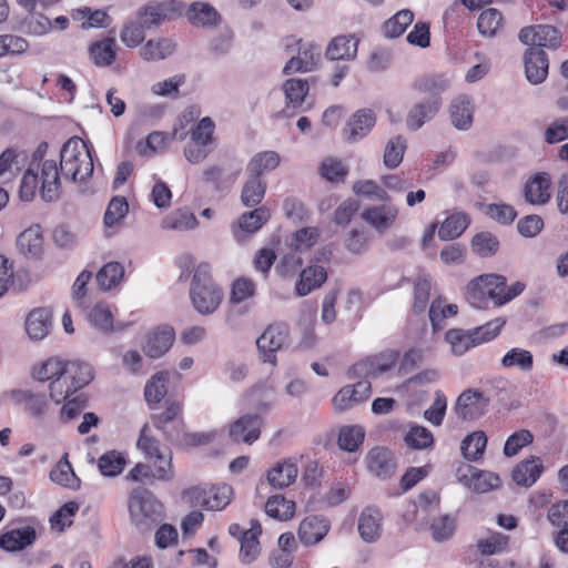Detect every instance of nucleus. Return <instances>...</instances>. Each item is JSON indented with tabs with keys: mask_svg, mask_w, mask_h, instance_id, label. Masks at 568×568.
Masks as SVG:
<instances>
[{
	"mask_svg": "<svg viewBox=\"0 0 568 568\" xmlns=\"http://www.w3.org/2000/svg\"><path fill=\"white\" fill-rule=\"evenodd\" d=\"M93 170V160L87 144L78 136L70 138L60 150L61 175L73 182H83L92 175Z\"/></svg>",
	"mask_w": 568,
	"mask_h": 568,
	"instance_id": "nucleus-1",
	"label": "nucleus"
},
{
	"mask_svg": "<svg viewBox=\"0 0 568 568\" xmlns=\"http://www.w3.org/2000/svg\"><path fill=\"white\" fill-rule=\"evenodd\" d=\"M129 513L132 525L140 531H149L164 518L162 503L148 489L134 488L129 497Z\"/></svg>",
	"mask_w": 568,
	"mask_h": 568,
	"instance_id": "nucleus-2",
	"label": "nucleus"
},
{
	"mask_svg": "<svg viewBox=\"0 0 568 568\" xmlns=\"http://www.w3.org/2000/svg\"><path fill=\"white\" fill-rule=\"evenodd\" d=\"M193 307L202 315L214 313L223 300V291L211 277L210 266L201 263L194 271L190 286Z\"/></svg>",
	"mask_w": 568,
	"mask_h": 568,
	"instance_id": "nucleus-3",
	"label": "nucleus"
},
{
	"mask_svg": "<svg viewBox=\"0 0 568 568\" xmlns=\"http://www.w3.org/2000/svg\"><path fill=\"white\" fill-rule=\"evenodd\" d=\"M397 359L398 353L387 349L356 362L347 374L351 378H376L392 369Z\"/></svg>",
	"mask_w": 568,
	"mask_h": 568,
	"instance_id": "nucleus-4",
	"label": "nucleus"
},
{
	"mask_svg": "<svg viewBox=\"0 0 568 568\" xmlns=\"http://www.w3.org/2000/svg\"><path fill=\"white\" fill-rule=\"evenodd\" d=\"M233 489L230 485L213 486L209 490L202 487H192L183 491V497L194 506H203L209 510L225 508L232 498Z\"/></svg>",
	"mask_w": 568,
	"mask_h": 568,
	"instance_id": "nucleus-5",
	"label": "nucleus"
},
{
	"mask_svg": "<svg viewBox=\"0 0 568 568\" xmlns=\"http://www.w3.org/2000/svg\"><path fill=\"white\" fill-rule=\"evenodd\" d=\"M288 339V327L283 323L268 325L256 339L260 358L272 366L277 364L276 352L282 349Z\"/></svg>",
	"mask_w": 568,
	"mask_h": 568,
	"instance_id": "nucleus-6",
	"label": "nucleus"
},
{
	"mask_svg": "<svg viewBox=\"0 0 568 568\" xmlns=\"http://www.w3.org/2000/svg\"><path fill=\"white\" fill-rule=\"evenodd\" d=\"M518 39L523 44L556 50L561 45L560 31L550 24L527 26L520 29Z\"/></svg>",
	"mask_w": 568,
	"mask_h": 568,
	"instance_id": "nucleus-7",
	"label": "nucleus"
},
{
	"mask_svg": "<svg viewBox=\"0 0 568 568\" xmlns=\"http://www.w3.org/2000/svg\"><path fill=\"white\" fill-rule=\"evenodd\" d=\"M398 212V207L390 199L383 201L382 204L364 209L361 213V217L378 233L383 234L395 224Z\"/></svg>",
	"mask_w": 568,
	"mask_h": 568,
	"instance_id": "nucleus-8",
	"label": "nucleus"
},
{
	"mask_svg": "<svg viewBox=\"0 0 568 568\" xmlns=\"http://www.w3.org/2000/svg\"><path fill=\"white\" fill-rule=\"evenodd\" d=\"M36 171L39 173L40 195L45 202H55L61 196V178L58 164L54 160H45L37 165Z\"/></svg>",
	"mask_w": 568,
	"mask_h": 568,
	"instance_id": "nucleus-9",
	"label": "nucleus"
},
{
	"mask_svg": "<svg viewBox=\"0 0 568 568\" xmlns=\"http://www.w3.org/2000/svg\"><path fill=\"white\" fill-rule=\"evenodd\" d=\"M489 405V398L478 389H466L455 404V412L458 417L471 420L481 416Z\"/></svg>",
	"mask_w": 568,
	"mask_h": 568,
	"instance_id": "nucleus-10",
	"label": "nucleus"
},
{
	"mask_svg": "<svg viewBox=\"0 0 568 568\" xmlns=\"http://www.w3.org/2000/svg\"><path fill=\"white\" fill-rule=\"evenodd\" d=\"M525 75L529 83L537 85L542 83L549 69V60L547 53L539 48H527L524 57Z\"/></svg>",
	"mask_w": 568,
	"mask_h": 568,
	"instance_id": "nucleus-11",
	"label": "nucleus"
},
{
	"mask_svg": "<svg viewBox=\"0 0 568 568\" xmlns=\"http://www.w3.org/2000/svg\"><path fill=\"white\" fill-rule=\"evenodd\" d=\"M321 59V48L314 43H301L297 54L292 57L283 68L286 75L296 72H312Z\"/></svg>",
	"mask_w": 568,
	"mask_h": 568,
	"instance_id": "nucleus-12",
	"label": "nucleus"
},
{
	"mask_svg": "<svg viewBox=\"0 0 568 568\" xmlns=\"http://www.w3.org/2000/svg\"><path fill=\"white\" fill-rule=\"evenodd\" d=\"M263 419L260 414H245L230 427V437L236 443L252 444L261 435Z\"/></svg>",
	"mask_w": 568,
	"mask_h": 568,
	"instance_id": "nucleus-13",
	"label": "nucleus"
},
{
	"mask_svg": "<svg viewBox=\"0 0 568 568\" xmlns=\"http://www.w3.org/2000/svg\"><path fill=\"white\" fill-rule=\"evenodd\" d=\"M442 106L438 100H427L423 98L414 103L408 110L405 124L408 131L415 132L425 123L430 122L439 113Z\"/></svg>",
	"mask_w": 568,
	"mask_h": 568,
	"instance_id": "nucleus-14",
	"label": "nucleus"
},
{
	"mask_svg": "<svg viewBox=\"0 0 568 568\" xmlns=\"http://www.w3.org/2000/svg\"><path fill=\"white\" fill-rule=\"evenodd\" d=\"M241 169L234 171L219 164H210L202 171V181L210 184L215 192L227 193L235 184Z\"/></svg>",
	"mask_w": 568,
	"mask_h": 568,
	"instance_id": "nucleus-15",
	"label": "nucleus"
},
{
	"mask_svg": "<svg viewBox=\"0 0 568 568\" xmlns=\"http://www.w3.org/2000/svg\"><path fill=\"white\" fill-rule=\"evenodd\" d=\"M376 122L375 113L371 109L356 111L343 129L346 141L356 142L363 139L373 129Z\"/></svg>",
	"mask_w": 568,
	"mask_h": 568,
	"instance_id": "nucleus-16",
	"label": "nucleus"
},
{
	"mask_svg": "<svg viewBox=\"0 0 568 568\" xmlns=\"http://www.w3.org/2000/svg\"><path fill=\"white\" fill-rule=\"evenodd\" d=\"M175 338L171 326H161L148 334L142 348L146 356L159 358L172 346Z\"/></svg>",
	"mask_w": 568,
	"mask_h": 568,
	"instance_id": "nucleus-17",
	"label": "nucleus"
},
{
	"mask_svg": "<svg viewBox=\"0 0 568 568\" xmlns=\"http://www.w3.org/2000/svg\"><path fill=\"white\" fill-rule=\"evenodd\" d=\"M383 515L376 507H366L362 510L357 529L361 538L366 542H375L382 536Z\"/></svg>",
	"mask_w": 568,
	"mask_h": 568,
	"instance_id": "nucleus-18",
	"label": "nucleus"
},
{
	"mask_svg": "<svg viewBox=\"0 0 568 568\" xmlns=\"http://www.w3.org/2000/svg\"><path fill=\"white\" fill-rule=\"evenodd\" d=\"M475 105L465 94L455 97L449 103L452 124L462 131L468 130L473 124Z\"/></svg>",
	"mask_w": 568,
	"mask_h": 568,
	"instance_id": "nucleus-19",
	"label": "nucleus"
},
{
	"mask_svg": "<svg viewBox=\"0 0 568 568\" xmlns=\"http://www.w3.org/2000/svg\"><path fill=\"white\" fill-rule=\"evenodd\" d=\"M37 539V531L31 526L12 528L0 535V547L14 552L31 546Z\"/></svg>",
	"mask_w": 568,
	"mask_h": 568,
	"instance_id": "nucleus-20",
	"label": "nucleus"
},
{
	"mask_svg": "<svg viewBox=\"0 0 568 568\" xmlns=\"http://www.w3.org/2000/svg\"><path fill=\"white\" fill-rule=\"evenodd\" d=\"M450 87V79L445 74H432L423 77L413 83L415 91L426 94L427 100H438L443 106L442 94Z\"/></svg>",
	"mask_w": 568,
	"mask_h": 568,
	"instance_id": "nucleus-21",
	"label": "nucleus"
},
{
	"mask_svg": "<svg viewBox=\"0 0 568 568\" xmlns=\"http://www.w3.org/2000/svg\"><path fill=\"white\" fill-rule=\"evenodd\" d=\"M550 176L547 173H537L525 184L524 197L527 203L542 205L550 199Z\"/></svg>",
	"mask_w": 568,
	"mask_h": 568,
	"instance_id": "nucleus-22",
	"label": "nucleus"
},
{
	"mask_svg": "<svg viewBox=\"0 0 568 568\" xmlns=\"http://www.w3.org/2000/svg\"><path fill=\"white\" fill-rule=\"evenodd\" d=\"M328 521L318 516H308L304 518L298 527V538L306 545H315L320 542L328 532Z\"/></svg>",
	"mask_w": 568,
	"mask_h": 568,
	"instance_id": "nucleus-23",
	"label": "nucleus"
},
{
	"mask_svg": "<svg viewBox=\"0 0 568 568\" xmlns=\"http://www.w3.org/2000/svg\"><path fill=\"white\" fill-rule=\"evenodd\" d=\"M367 465L369 471L376 477L389 478L396 468L393 453L386 448H374L367 455Z\"/></svg>",
	"mask_w": 568,
	"mask_h": 568,
	"instance_id": "nucleus-24",
	"label": "nucleus"
},
{
	"mask_svg": "<svg viewBox=\"0 0 568 568\" xmlns=\"http://www.w3.org/2000/svg\"><path fill=\"white\" fill-rule=\"evenodd\" d=\"M326 280L327 272L325 268L317 264H311L300 274V278L295 285L296 295L300 297L308 295L320 288Z\"/></svg>",
	"mask_w": 568,
	"mask_h": 568,
	"instance_id": "nucleus-25",
	"label": "nucleus"
},
{
	"mask_svg": "<svg viewBox=\"0 0 568 568\" xmlns=\"http://www.w3.org/2000/svg\"><path fill=\"white\" fill-rule=\"evenodd\" d=\"M262 534L261 524L257 520L251 521V528L245 530L241 537L240 560L244 565L252 564L261 552L258 536Z\"/></svg>",
	"mask_w": 568,
	"mask_h": 568,
	"instance_id": "nucleus-26",
	"label": "nucleus"
},
{
	"mask_svg": "<svg viewBox=\"0 0 568 568\" xmlns=\"http://www.w3.org/2000/svg\"><path fill=\"white\" fill-rule=\"evenodd\" d=\"M51 311L45 307H40L31 311L26 320V332L33 341L43 339L51 327Z\"/></svg>",
	"mask_w": 568,
	"mask_h": 568,
	"instance_id": "nucleus-27",
	"label": "nucleus"
},
{
	"mask_svg": "<svg viewBox=\"0 0 568 568\" xmlns=\"http://www.w3.org/2000/svg\"><path fill=\"white\" fill-rule=\"evenodd\" d=\"M17 245L24 256L39 257L43 251V236L40 225H32L21 232L17 239Z\"/></svg>",
	"mask_w": 568,
	"mask_h": 568,
	"instance_id": "nucleus-28",
	"label": "nucleus"
},
{
	"mask_svg": "<svg viewBox=\"0 0 568 568\" xmlns=\"http://www.w3.org/2000/svg\"><path fill=\"white\" fill-rule=\"evenodd\" d=\"M281 162L275 151H263L254 154L246 164V175L254 179H262L264 173L275 170Z\"/></svg>",
	"mask_w": 568,
	"mask_h": 568,
	"instance_id": "nucleus-29",
	"label": "nucleus"
},
{
	"mask_svg": "<svg viewBox=\"0 0 568 568\" xmlns=\"http://www.w3.org/2000/svg\"><path fill=\"white\" fill-rule=\"evenodd\" d=\"M174 0L163 2H150L140 8L136 13V20L145 28L150 29L158 26L165 18L166 12L173 10Z\"/></svg>",
	"mask_w": 568,
	"mask_h": 568,
	"instance_id": "nucleus-30",
	"label": "nucleus"
},
{
	"mask_svg": "<svg viewBox=\"0 0 568 568\" xmlns=\"http://www.w3.org/2000/svg\"><path fill=\"white\" fill-rule=\"evenodd\" d=\"M270 211L264 207H256L248 213H244L239 219V223L233 227V234L237 241H241V232L254 233L260 230L270 219Z\"/></svg>",
	"mask_w": 568,
	"mask_h": 568,
	"instance_id": "nucleus-31",
	"label": "nucleus"
},
{
	"mask_svg": "<svg viewBox=\"0 0 568 568\" xmlns=\"http://www.w3.org/2000/svg\"><path fill=\"white\" fill-rule=\"evenodd\" d=\"M297 466L291 462H278L267 473V481L275 489H283L293 484L297 477Z\"/></svg>",
	"mask_w": 568,
	"mask_h": 568,
	"instance_id": "nucleus-32",
	"label": "nucleus"
},
{
	"mask_svg": "<svg viewBox=\"0 0 568 568\" xmlns=\"http://www.w3.org/2000/svg\"><path fill=\"white\" fill-rule=\"evenodd\" d=\"M544 470V466L537 457L523 460L513 470L514 481L524 487H530L539 478Z\"/></svg>",
	"mask_w": 568,
	"mask_h": 568,
	"instance_id": "nucleus-33",
	"label": "nucleus"
},
{
	"mask_svg": "<svg viewBox=\"0 0 568 568\" xmlns=\"http://www.w3.org/2000/svg\"><path fill=\"white\" fill-rule=\"evenodd\" d=\"M357 54V41L352 37H335L327 45L325 55L329 60H353Z\"/></svg>",
	"mask_w": 568,
	"mask_h": 568,
	"instance_id": "nucleus-34",
	"label": "nucleus"
},
{
	"mask_svg": "<svg viewBox=\"0 0 568 568\" xmlns=\"http://www.w3.org/2000/svg\"><path fill=\"white\" fill-rule=\"evenodd\" d=\"M199 221L195 215L186 209H179L166 215L161 226L164 230L184 232L197 226Z\"/></svg>",
	"mask_w": 568,
	"mask_h": 568,
	"instance_id": "nucleus-35",
	"label": "nucleus"
},
{
	"mask_svg": "<svg viewBox=\"0 0 568 568\" xmlns=\"http://www.w3.org/2000/svg\"><path fill=\"white\" fill-rule=\"evenodd\" d=\"M470 219L466 213L458 212L447 217L440 225L438 236L443 241L459 237L468 227Z\"/></svg>",
	"mask_w": 568,
	"mask_h": 568,
	"instance_id": "nucleus-36",
	"label": "nucleus"
},
{
	"mask_svg": "<svg viewBox=\"0 0 568 568\" xmlns=\"http://www.w3.org/2000/svg\"><path fill=\"white\" fill-rule=\"evenodd\" d=\"M266 193V182L263 179L247 176L242 186L241 203L246 207L257 206Z\"/></svg>",
	"mask_w": 568,
	"mask_h": 568,
	"instance_id": "nucleus-37",
	"label": "nucleus"
},
{
	"mask_svg": "<svg viewBox=\"0 0 568 568\" xmlns=\"http://www.w3.org/2000/svg\"><path fill=\"white\" fill-rule=\"evenodd\" d=\"M180 412L181 405L176 402H171L166 403L165 409L153 418L154 426L162 432L169 442L180 440V429L176 433H169V425L176 418Z\"/></svg>",
	"mask_w": 568,
	"mask_h": 568,
	"instance_id": "nucleus-38",
	"label": "nucleus"
},
{
	"mask_svg": "<svg viewBox=\"0 0 568 568\" xmlns=\"http://www.w3.org/2000/svg\"><path fill=\"white\" fill-rule=\"evenodd\" d=\"M64 375L72 382L73 389L78 390L92 381L93 371L85 362L70 361L65 363Z\"/></svg>",
	"mask_w": 568,
	"mask_h": 568,
	"instance_id": "nucleus-39",
	"label": "nucleus"
},
{
	"mask_svg": "<svg viewBox=\"0 0 568 568\" xmlns=\"http://www.w3.org/2000/svg\"><path fill=\"white\" fill-rule=\"evenodd\" d=\"M487 437L484 432L477 430L467 435L460 445L462 455L469 462L478 460L486 448Z\"/></svg>",
	"mask_w": 568,
	"mask_h": 568,
	"instance_id": "nucleus-40",
	"label": "nucleus"
},
{
	"mask_svg": "<svg viewBox=\"0 0 568 568\" xmlns=\"http://www.w3.org/2000/svg\"><path fill=\"white\" fill-rule=\"evenodd\" d=\"M14 399L34 417L43 416L48 408L45 396L43 394H36L31 390L16 392Z\"/></svg>",
	"mask_w": 568,
	"mask_h": 568,
	"instance_id": "nucleus-41",
	"label": "nucleus"
},
{
	"mask_svg": "<svg viewBox=\"0 0 568 568\" xmlns=\"http://www.w3.org/2000/svg\"><path fill=\"white\" fill-rule=\"evenodd\" d=\"M255 293V284L248 278H237L232 286V293L230 297V304L233 310L239 307L236 312L239 314H245L247 312L246 306H241L243 302L252 297Z\"/></svg>",
	"mask_w": 568,
	"mask_h": 568,
	"instance_id": "nucleus-42",
	"label": "nucleus"
},
{
	"mask_svg": "<svg viewBox=\"0 0 568 568\" xmlns=\"http://www.w3.org/2000/svg\"><path fill=\"white\" fill-rule=\"evenodd\" d=\"M90 55L99 67L110 65L116 55V42L114 38H106L90 45Z\"/></svg>",
	"mask_w": 568,
	"mask_h": 568,
	"instance_id": "nucleus-43",
	"label": "nucleus"
},
{
	"mask_svg": "<svg viewBox=\"0 0 568 568\" xmlns=\"http://www.w3.org/2000/svg\"><path fill=\"white\" fill-rule=\"evenodd\" d=\"M445 339L450 345L453 354L457 356L465 354L470 347L477 345L473 331L460 328L447 331Z\"/></svg>",
	"mask_w": 568,
	"mask_h": 568,
	"instance_id": "nucleus-44",
	"label": "nucleus"
},
{
	"mask_svg": "<svg viewBox=\"0 0 568 568\" xmlns=\"http://www.w3.org/2000/svg\"><path fill=\"white\" fill-rule=\"evenodd\" d=\"M266 514L278 520H288L294 516L295 503L283 495L271 496L265 504Z\"/></svg>",
	"mask_w": 568,
	"mask_h": 568,
	"instance_id": "nucleus-45",
	"label": "nucleus"
},
{
	"mask_svg": "<svg viewBox=\"0 0 568 568\" xmlns=\"http://www.w3.org/2000/svg\"><path fill=\"white\" fill-rule=\"evenodd\" d=\"M501 366L504 368L516 367L521 372H530L534 366V356L527 349L514 347L503 356Z\"/></svg>",
	"mask_w": 568,
	"mask_h": 568,
	"instance_id": "nucleus-46",
	"label": "nucleus"
},
{
	"mask_svg": "<svg viewBox=\"0 0 568 568\" xmlns=\"http://www.w3.org/2000/svg\"><path fill=\"white\" fill-rule=\"evenodd\" d=\"M175 45L169 39L149 40L140 50V55L146 61L162 60L174 51Z\"/></svg>",
	"mask_w": 568,
	"mask_h": 568,
	"instance_id": "nucleus-47",
	"label": "nucleus"
},
{
	"mask_svg": "<svg viewBox=\"0 0 568 568\" xmlns=\"http://www.w3.org/2000/svg\"><path fill=\"white\" fill-rule=\"evenodd\" d=\"M471 250L480 257L493 256L499 250V240L491 232H479L471 239Z\"/></svg>",
	"mask_w": 568,
	"mask_h": 568,
	"instance_id": "nucleus-48",
	"label": "nucleus"
},
{
	"mask_svg": "<svg viewBox=\"0 0 568 568\" xmlns=\"http://www.w3.org/2000/svg\"><path fill=\"white\" fill-rule=\"evenodd\" d=\"M123 275L124 267L118 262H110L97 273L95 280L102 291H110L120 283Z\"/></svg>",
	"mask_w": 568,
	"mask_h": 568,
	"instance_id": "nucleus-49",
	"label": "nucleus"
},
{
	"mask_svg": "<svg viewBox=\"0 0 568 568\" xmlns=\"http://www.w3.org/2000/svg\"><path fill=\"white\" fill-rule=\"evenodd\" d=\"M125 464H126V459H125L124 455L116 450L105 452L98 459L99 470L105 477L118 476L124 469Z\"/></svg>",
	"mask_w": 568,
	"mask_h": 568,
	"instance_id": "nucleus-50",
	"label": "nucleus"
},
{
	"mask_svg": "<svg viewBox=\"0 0 568 568\" xmlns=\"http://www.w3.org/2000/svg\"><path fill=\"white\" fill-rule=\"evenodd\" d=\"M50 479L63 487L75 488L78 487L79 479L75 476L67 455H64L51 469Z\"/></svg>",
	"mask_w": 568,
	"mask_h": 568,
	"instance_id": "nucleus-51",
	"label": "nucleus"
},
{
	"mask_svg": "<svg viewBox=\"0 0 568 568\" xmlns=\"http://www.w3.org/2000/svg\"><path fill=\"white\" fill-rule=\"evenodd\" d=\"M456 529V518L452 515H440L429 523L432 538L443 542L452 538Z\"/></svg>",
	"mask_w": 568,
	"mask_h": 568,
	"instance_id": "nucleus-52",
	"label": "nucleus"
},
{
	"mask_svg": "<svg viewBox=\"0 0 568 568\" xmlns=\"http://www.w3.org/2000/svg\"><path fill=\"white\" fill-rule=\"evenodd\" d=\"M148 465L151 467V476L154 479L169 481L174 477L170 449H165L164 453L156 455L152 460H148Z\"/></svg>",
	"mask_w": 568,
	"mask_h": 568,
	"instance_id": "nucleus-53",
	"label": "nucleus"
},
{
	"mask_svg": "<svg viewBox=\"0 0 568 568\" xmlns=\"http://www.w3.org/2000/svg\"><path fill=\"white\" fill-rule=\"evenodd\" d=\"M187 17L196 26H212L219 20L217 11L211 4L200 1L190 6Z\"/></svg>",
	"mask_w": 568,
	"mask_h": 568,
	"instance_id": "nucleus-54",
	"label": "nucleus"
},
{
	"mask_svg": "<svg viewBox=\"0 0 568 568\" xmlns=\"http://www.w3.org/2000/svg\"><path fill=\"white\" fill-rule=\"evenodd\" d=\"M406 146V139L403 135H395L388 140L383 156L387 169H396L402 163Z\"/></svg>",
	"mask_w": 568,
	"mask_h": 568,
	"instance_id": "nucleus-55",
	"label": "nucleus"
},
{
	"mask_svg": "<svg viewBox=\"0 0 568 568\" xmlns=\"http://www.w3.org/2000/svg\"><path fill=\"white\" fill-rule=\"evenodd\" d=\"M283 90L287 100V105H291L292 108H300L308 93L310 85L307 80L288 79L285 81Z\"/></svg>",
	"mask_w": 568,
	"mask_h": 568,
	"instance_id": "nucleus-56",
	"label": "nucleus"
},
{
	"mask_svg": "<svg viewBox=\"0 0 568 568\" xmlns=\"http://www.w3.org/2000/svg\"><path fill=\"white\" fill-rule=\"evenodd\" d=\"M413 19L414 13L410 10H400L384 23L383 32L387 38H397L404 33Z\"/></svg>",
	"mask_w": 568,
	"mask_h": 568,
	"instance_id": "nucleus-57",
	"label": "nucleus"
},
{
	"mask_svg": "<svg viewBox=\"0 0 568 568\" xmlns=\"http://www.w3.org/2000/svg\"><path fill=\"white\" fill-rule=\"evenodd\" d=\"M365 429L358 425L344 426L338 434V446L347 452H355L363 443Z\"/></svg>",
	"mask_w": 568,
	"mask_h": 568,
	"instance_id": "nucleus-58",
	"label": "nucleus"
},
{
	"mask_svg": "<svg viewBox=\"0 0 568 568\" xmlns=\"http://www.w3.org/2000/svg\"><path fill=\"white\" fill-rule=\"evenodd\" d=\"M27 161V153L14 148H8L0 154V176L6 173L20 171Z\"/></svg>",
	"mask_w": 568,
	"mask_h": 568,
	"instance_id": "nucleus-59",
	"label": "nucleus"
},
{
	"mask_svg": "<svg viewBox=\"0 0 568 568\" xmlns=\"http://www.w3.org/2000/svg\"><path fill=\"white\" fill-rule=\"evenodd\" d=\"M89 322L102 332H110L113 328V314L104 303L95 304L88 314Z\"/></svg>",
	"mask_w": 568,
	"mask_h": 568,
	"instance_id": "nucleus-60",
	"label": "nucleus"
},
{
	"mask_svg": "<svg viewBox=\"0 0 568 568\" xmlns=\"http://www.w3.org/2000/svg\"><path fill=\"white\" fill-rule=\"evenodd\" d=\"M483 212L499 224L508 225L514 222L517 212L514 206L506 203H491L483 206Z\"/></svg>",
	"mask_w": 568,
	"mask_h": 568,
	"instance_id": "nucleus-61",
	"label": "nucleus"
},
{
	"mask_svg": "<svg viewBox=\"0 0 568 568\" xmlns=\"http://www.w3.org/2000/svg\"><path fill=\"white\" fill-rule=\"evenodd\" d=\"M320 231L316 227H303L296 231L291 239L290 247L294 252H304L318 240Z\"/></svg>",
	"mask_w": 568,
	"mask_h": 568,
	"instance_id": "nucleus-62",
	"label": "nucleus"
},
{
	"mask_svg": "<svg viewBox=\"0 0 568 568\" xmlns=\"http://www.w3.org/2000/svg\"><path fill=\"white\" fill-rule=\"evenodd\" d=\"M353 192L356 195L371 197L378 201H388L390 195L374 180H359L353 185Z\"/></svg>",
	"mask_w": 568,
	"mask_h": 568,
	"instance_id": "nucleus-63",
	"label": "nucleus"
},
{
	"mask_svg": "<svg viewBox=\"0 0 568 568\" xmlns=\"http://www.w3.org/2000/svg\"><path fill=\"white\" fill-rule=\"evenodd\" d=\"M503 21L501 13L495 9L490 8L485 11H483L477 20V28L478 31L488 37L495 36L496 31L500 27Z\"/></svg>",
	"mask_w": 568,
	"mask_h": 568,
	"instance_id": "nucleus-64",
	"label": "nucleus"
}]
</instances>
